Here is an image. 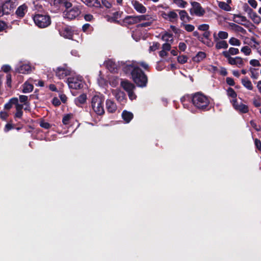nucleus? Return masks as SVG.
Masks as SVG:
<instances>
[{
  "instance_id": "f704fd0d",
  "label": "nucleus",
  "mask_w": 261,
  "mask_h": 261,
  "mask_svg": "<svg viewBox=\"0 0 261 261\" xmlns=\"http://www.w3.org/2000/svg\"><path fill=\"white\" fill-rule=\"evenodd\" d=\"M225 53H227L229 56L230 55H236L239 53V50L238 48L234 47H230L228 51H224L222 53L223 55L225 57Z\"/></svg>"
},
{
  "instance_id": "a18cd8bd",
  "label": "nucleus",
  "mask_w": 261,
  "mask_h": 261,
  "mask_svg": "<svg viewBox=\"0 0 261 261\" xmlns=\"http://www.w3.org/2000/svg\"><path fill=\"white\" fill-rule=\"evenodd\" d=\"M160 44L158 42H153V44L149 47L150 51H155L159 48Z\"/></svg>"
},
{
  "instance_id": "cd10ccee",
  "label": "nucleus",
  "mask_w": 261,
  "mask_h": 261,
  "mask_svg": "<svg viewBox=\"0 0 261 261\" xmlns=\"http://www.w3.org/2000/svg\"><path fill=\"white\" fill-rule=\"evenodd\" d=\"M214 41L216 42L215 47L217 49L221 48L226 49L228 46L227 42L225 40H218V41Z\"/></svg>"
},
{
  "instance_id": "f8f14e48",
  "label": "nucleus",
  "mask_w": 261,
  "mask_h": 261,
  "mask_svg": "<svg viewBox=\"0 0 261 261\" xmlns=\"http://www.w3.org/2000/svg\"><path fill=\"white\" fill-rule=\"evenodd\" d=\"M230 102L232 103L234 109L236 110L239 111L240 113H247L248 112L249 109L247 106L242 103L239 104L237 100L236 101L235 100H231Z\"/></svg>"
},
{
  "instance_id": "ea45409f",
  "label": "nucleus",
  "mask_w": 261,
  "mask_h": 261,
  "mask_svg": "<svg viewBox=\"0 0 261 261\" xmlns=\"http://www.w3.org/2000/svg\"><path fill=\"white\" fill-rule=\"evenodd\" d=\"M229 43L231 45L239 46L241 44L240 40L234 37H231L229 40Z\"/></svg>"
},
{
  "instance_id": "c85d7f7f",
  "label": "nucleus",
  "mask_w": 261,
  "mask_h": 261,
  "mask_svg": "<svg viewBox=\"0 0 261 261\" xmlns=\"http://www.w3.org/2000/svg\"><path fill=\"white\" fill-rule=\"evenodd\" d=\"M55 5H63L66 8L69 9L72 6V4L69 0H54Z\"/></svg>"
},
{
  "instance_id": "6e6d98bb",
  "label": "nucleus",
  "mask_w": 261,
  "mask_h": 261,
  "mask_svg": "<svg viewBox=\"0 0 261 261\" xmlns=\"http://www.w3.org/2000/svg\"><path fill=\"white\" fill-rule=\"evenodd\" d=\"M101 3L102 5L107 8H110L112 6L110 2H109L107 0H102Z\"/></svg>"
},
{
  "instance_id": "f03ea898",
  "label": "nucleus",
  "mask_w": 261,
  "mask_h": 261,
  "mask_svg": "<svg viewBox=\"0 0 261 261\" xmlns=\"http://www.w3.org/2000/svg\"><path fill=\"white\" fill-rule=\"evenodd\" d=\"M185 108L190 110L188 102L192 101L193 105L200 110H208L209 109L210 100L205 95L201 93H196L193 95H186L181 98Z\"/></svg>"
},
{
  "instance_id": "39448f33",
  "label": "nucleus",
  "mask_w": 261,
  "mask_h": 261,
  "mask_svg": "<svg viewBox=\"0 0 261 261\" xmlns=\"http://www.w3.org/2000/svg\"><path fill=\"white\" fill-rule=\"evenodd\" d=\"M66 83L70 89L75 90L83 88L85 84L83 78L79 75H75L68 77Z\"/></svg>"
},
{
  "instance_id": "6ab92c4d",
  "label": "nucleus",
  "mask_w": 261,
  "mask_h": 261,
  "mask_svg": "<svg viewBox=\"0 0 261 261\" xmlns=\"http://www.w3.org/2000/svg\"><path fill=\"white\" fill-rule=\"evenodd\" d=\"M28 7L25 4H23L17 9L15 14L18 17L22 18L27 12Z\"/></svg>"
},
{
  "instance_id": "b1692460",
  "label": "nucleus",
  "mask_w": 261,
  "mask_h": 261,
  "mask_svg": "<svg viewBox=\"0 0 261 261\" xmlns=\"http://www.w3.org/2000/svg\"><path fill=\"white\" fill-rule=\"evenodd\" d=\"M85 4L89 7L99 8L101 4L98 0H81Z\"/></svg>"
},
{
  "instance_id": "e2e57ef3",
  "label": "nucleus",
  "mask_w": 261,
  "mask_h": 261,
  "mask_svg": "<svg viewBox=\"0 0 261 261\" xmlns=\"http://www.w3.org/2000/svg\"><path fill=\"white\" fill-rule=\"evenodd\" d=\"M152 20H153L151 19V21H148V22L142 23L139 24V26L141 27H149V26L151 25V24L152 23Z\"/></svg>"
},
{
  "instance_id": "f257e3e1",
  "label": "nucleus",
  "mask_w": 261,
  "mask_h": 261,
  "mask_svg": "<svg viewBox=\"0 0 261 261\" xmlns=\"http://www.w3.org/2000/svg\"><path fill=\"white\" fill-rule=\"evenodd\" d=\"M123 71L126 74H130L134 82L137 86L145 87L147 85L148 79L144 72L136 65L134 62H121Z\"/></svg>"
},
{
  "instance_id": "3c124183",
  "label": "nucleus",
  "mask_w": 261,
  "mask_h": 261,
  "mask_svg": "<svg viewBox=\"0 0 261 261\" xmlns=\"http://www.w3.org/2000/svg\"><path fill=\"white\" fill-rule=\"evenodd\" d=\"M71 118V116L70 115H66L62 119V122L64 124H68L69 122V120Z\"/></svg>"
},
{
  "instance_id": "864d4df0",
  "label": "nucleus",
  "mask_w": 261,
  "mask_h": 261,
  "mask_svg": "<svg viewBox=\"0 0 261 261\" xmlns=\"http://www.w3.org/2000/svg\"><path fill=\"white\" fill-rule=\"evenodd\" d=\"M162 49L165 51H169L171 49L170 43H165L162 45Z\"/></svg>"
},
{
  "instance_id": "de8ad7c7",
  "label": "nucleus",
  "mask_w": 261,
  "mask_h": 261,
  "mask_svg": "<svg viewBox=\"0 0 261 261\" xmlns=\"http://www.w3.org/2000/svg\"><path fill=\"white\" fill-rule=\"evenodd\" d=\"M198 29L199 30L205 32L209 29V25L207 24H202L199 25Z\"/></svg>"
},
{
  "instance_id": "8fccbe9b",
  "label": "nucleus",
  "mask_w": 261,
  "mask_h": 261,
  "mask_svg": "<svg viewBox=\"0 0 261 261\" xmlns=\"http://www.w3.org/2000/svg\"><path fill=\"white\" fill-rule=\"evenodd\" d=\"M255 69L251 68L250 71L251 72V77L253 79H257L258 77V73L255 72Z\"/></svg>"
},
{
  "instance_id": "2eb2a0df",
  "label": "nucleus",
  "mask_w": 261,
  "mask_h": 261,
  "mask_svg": "<svg viewBox=\"0 0 261 261\" xmlns=\"http://www.w3.org/2000/svg\"><path fill=\"white\" fill-rule=\"evenodd\" d=\"M16 71L22 74H28L32 71V67L28 64H23L16 68Z\"/></svg>"
},
{
  "instance_id": "4be33fe9",
  "label": "nucleus",
  "mask_w": 261,
  "mask_h": 261,
  "mask_svg": "<svg viewBox=\"0 0 261 261\" xmlns=\"http://www.w3.org/2000/svg\"><path fill=\"white\" fill-rule=\"evenodd\" d=\"M104 64L106 67L110 72H115L116 71V64L112 60H109L105 61Z\"/></svg>"
},
{
  "instance_id": "c9c22d12",
  "label": "nucleus",
  "mask_w": 261,
  "mask_h": 261,
  "mask_svg": "<svg viewBox=\"0 0 261 261\" xmlns=\"http://www.w3.org/2000/svg\"><path fill=\"white\" fill-rule=\"evenodd\" d=\"M227 94L229 97H231L232 99V100H235L236 101L237 100V93L234 91V90L231 88H229L227 90Z\"/></svg>"
},
{
  "instance_id": "680f3d73",
  "label": "nucleus",
  "mask_w": 261,
  "mask_h": 261,
  "mask_svg": "<svg viewBox=\"0 0 261 261\" xmlns=\"http://www.w3.org/2000/svg\"><path fill=\"white\" fill-rule=\"evenodd\" d=\"M253 103L255 107H259L261 106V103L258 99L254 98L253 100Z\"/></svg>"
},
{
  "instance_id": "0eeeda50",
  "label": "nucleus",
  "mask_w": 261,
  "mask_h": 261,
  "mask_svg": "<svg viewBox=\"0 0 261 261\" xmlns=\"http://www.w3.org/2000/svg\"><path fill=\"white\" fill-rule=\"evenodd\" d=\"M71 69L67 65L58 67L56 70V75L59 79H63L71 73Z\"/></svg>"
},
{
  "instance_id": "5fc2aeb1",
  "label": "nucleus",
  "mask_w": 261,
  "mask_h": 261,
  "mask_svg": "<svg viewBox=\"0 0 261 261\" xmlns=\"http://www.w3.org/2000/svg\"><path fill=\"white\" fill-rule=\"evenodd\" d=\"M226 83L230 86H234V82L232 78L228 77L226 79Z\"/></svg>"
},
{
  "instance_id": "79ce46f5",
  "label": "nucleus",
  "mask_w": 261,
  "mask_h": 261,
  "mask_svg": "<svg viewBox=\"0 0 261 261\" xmlns=\"http://www.w3.org/2000/svg\"><path fill=\"white\" fill-rule=\"evenodd\" d=\"M241 51L242 53H243L246 56L249 55L251 54V49L248 46H243L241 48Z\"/></svg>"
},
{
  "instance_id": "6e6552de",
  "label": "nucleus",
  "mask_w": 261,
  "mask_h": 261,
  "mask_svg": "<svg viewBox=\"0 0 261 261\" xmlns=\"http://www.w3.org/2000/svg\"><path fill=\"white\" fill-rule=\"evenodd\" d=\"M225 57L227 58L228 62L231 65H236L239 68L243 66L244 63L242 58L240 57H236L234 58L231 57L230 56L227 55V53H225Z\"/></svg>"
},
{
  "instance_id": "603ef678",
  "label": "nucleus",
  "mask_w": 261,
  "mask_h": 261,
  "mask_svg": "<svg viewBox=\"0 0 261 261\" xmlns=\"http://www.w3.org/2000/svg\"><path fill=\"white\" fill-rule=\"evenodd\" d=\"M250 64L253 66H260V64L258 60L252 59L250 61Z\"/></svg>"
},
{
  "instance_id": "aec40b11",
  "label": "nucleus",
  "mask_w": 261,
  "mask_h": 261,
  "mask_svg": "<svg viewBox=\"0 0 261 261\" xmlns=\"http://www.w3.org/2000/svg\"><path fill=\"white\" fill-rule=\"evenodd\" d=\"M228 34L225 31H219L218 34L216 33L213 34V38L214 41H218V40H224L228 38Z\"/></svg>"
},
{
  "instance_id": "1a4fd4ad",
  "label": "nucleus",
  "mask_w": 261,
  "mask_h": 261,
  "mask_svg": "<svg viewBox=\"0 0 261 261\" xmlns=\"http://www.w3.org/2000/svg\"><path fill=\"white\" fill-rule=\"evenodd\" d=\"M191 5L192 8L190 10L191 14H194L198 16H201L203 15L205 11L202 8L199 3L197 2H192Z\"/></svg>"
},
{
  "instance_id": "423d86ee",
  "label": "nucleus",
  "mask_w": 261,
  "mask_h": 261,
  "mask_svg": "<svg viewBox=\"0 0 261 261\" xmlns=\"http://www.w3.org/2000/svg\"><path fill=\"white\" fill-rule=\"evenodd\" d=\"M63 12V17L68 19H73L78 16L81 13L79 8L77 7H74L69 10L67 9Z\"/></svg>"
},
{
  "instance_id": "a878e982",
  "label": "nucleus",
  "mask_w": 261,
  "mask_h": 261,
  "mask_svg": "<svg viewBox=\"0 0 261 261\" xmlns=\"http://www.w3.org/2000/svg\"><path fill=\"white\" fill-rule=\"evenodd\" d=\"M122 117L125 123H129L133 118L132 113L124 110L122 113Z\"/></svg>"
},
{
  "instance_id": "9b49d317",
  "label": "nucleus",
  "mask_w": 261,
  "mask_h": 261,
  "mask_svg": "<svg viewBox=\"0 0 261 261\" xmlns=\"http://www.w3.org/2000/svg\"><path fill=\"white\" fill-rule=\"evenodd\" d=\"M245 8V10L247 12L249 17L255 23L258 24L261 22V18L256 13L254 12L252 9L249 8L247 5Z\"/></svg>"
},
{
  "instance_id": "13d9d810",
  "label": "nucleus",
  "mask_w": 261,
  "mask_h": 261,
  "mask_svg": "<svg viewBox=\"0 0 261 261\" xmlns=\"http://www.w3.org/2000/svg\"><path fill=\"white\" fill-rule=\"evenodd\" d=\"M206 69L209 71L214 72L217 70V68L213 65H208Z\"/></svg>"
},
{
  "instance_id": "c756f323",
  "label": "nucleus",
  "mask_w": 261,
  "mask_h": 261,
  "mask_svg": "<svg viewBox=\"0 0 261 261\" xmlns=\"http://www.w3.org/2000/svg\"><path fill=\"white\" fill-rule=\"evenodd\" d=\"M178 12L180 19L185 22L189 21L190 17L185 10H177Z\"/></svg>"
},
{
  "instance_id": "bb28decb",
  "label": "nucleus",
  "mask_w": 261,
  "mask_h": 261,
  "mask_svg": "<svg viewBox=\"0 0 261 261\" xmlns=\"http://www.w3.org/2000/svg\"><path fill=\"white\" fill-rule=\"evenodd\" d=\"M233 20L236 23L244 25V24L242 22L246 21L247 18L246 17L240 14H234L233 16Z\"/></svg>"
},
{
  "instance_id": "dca6fc26",
  "label": "nucleus",
  "mask_w": 261,
  "mask_h": 261,
  "mask_svg": "<svg viewBox=\"0 0 261 261\" xmlns=\"http://www.w3.org/2000/svg\"><path fill=\"white\" fill-rule=\"evenodd\" d=\"M107 111L110 113H113L117 110L116 103L111 99H107L106 102Z\"/></svg>"
},
{
  "instance_id": "2f4dec72",
  "label": "nucleus",
  "mask_w": 261,
  "mask_h": 261,
  "mask_svg": "<svg viewBox=\"0 0 261 261\" xmlns=\"http://www.w3.org/2000/svg\"><path fill=\"white\" fill-rule=\"evenodd\" d=\"M242 85L248 90H252L253 89L252 84L247 77L242 79L241 80Z\"/></svg>"
},
{
  "instance_id": "4c0bfd02",
  "label": "nucleus",
  "mask_w": 261,
  "mask_h": 261,
  "mask_svg": "<svg viewBox=\"0 0 261 261\" xmlns=\"http://www.w3.org/2000/svg\"><path fill=\"white\" fill-rule=\"evenodd\" d=\"M230 25L236 31L242 33V34H245L246 33V31L242 27L236 24L235 23H232L230 24Z\"/></svg>"
},
{
  "instance_id": "bf43d9fd",
  "label": "nucleus",
  "mask_w": 261,
  "mask_h": 261,
  "mask_svg": "<svg viewBox=\"0 0 261 261\" xmlns=\"http://www.w3.org/2000/svg\"><path fill=\"white\" fill-rule=\"evenodd\" d=\"M248 3L253 8H256L257 6V2L255 0H249Z\"/></svg>"
},
{
  "instance_id": "338daca9",
  "label": "nucleus",
  "mask_w": 261,
  "mask_h": 261,
  "mask_svg": "<svg viewBox=\"0 0 261 261\" xmlns=\"http://www.w3.org/2000/svg\"><path fill=\"white\" fill-rule=\"evenodd\" d=\"M53 103L55 106H58L60 105L61 102L58 98H54L53 100Z\"/></svg>"
},
{
  "instance_id": "e433bc0d",
  "label": "nucleus",
  "mask_w": 261,
  "mask_h": 261,
  "mask_svg": "<svg viewBox=\"0 0 261 261\" xmlns=\"http://www.w3.org/2000/svg\"><path fill=\"white\" fill-rule=\"evenodd\" d=\"M219 7L222 10L226 11H230L231 10L230 6L224 2H220L218 4Z\"/></svg>"
},
{
  "instance_id": "7ed1b4c3",
  "label": "nucleus",
  "mask_w": 261,
  "mask_h": 261,
  "mask_svg": "<svg viewBox=\"0 0 261 261\" xmlns=\"http://www.w3.org/2000/svg\"><path fill=\"white\" fill-rule=\"evenodd\" d=\"M103 102L104 98L102 95H95L91 98L92 109L98 115H101L105 113Z\"/></svg>"
},
{
  "instance_id": "c03bdc74",
  "label": "nucleus",
  "mask_w": 261,
  "mask_h": 261,
  "mask_svg": "<svg viewBox=\"0 0 261 261\" xmlns=\"http://www.w3.org/2000/svg\"><path fill=\"white\" fill-rule=\"evenodd\" d=\"M185 29L188 32H191L195 29L193 25L190 24H183Z\"/></svg>"
},
{
  "instance_id": "09e8293b",
  "label": "nucleus",
  "mask_w": 261,
  "mask_h": 261,
  "mask_svg": "<svg viewBox=\"0 0 261 261\" xmlns=\"http://www.w3.org/2000/svg\"><path fill=\"white\" fill-rule=\"evenodd\" d=\"M28 97L26 95H21L19 96V100L21 102H23L24 104L27 105L28 104Z\"/></svg>"
},
{
  "instance_id": "69168bd1",
  "label": "nucleus",
  "mask_w": 261,
  "mask_h": 261,
  "mask_svg": "<svg viewBox=\"0 0 261 261\" xmlns=\"http://www.w3.org/2000/svg\"><path fill=\"white\" fill-rule=\"evenodd\" d=\"M6 77H7V85L9 87H11V76L10 74H7Z\"/></svg>"
},
{
  "instance_id": "49530a36",
  "label": "nucleus",
  "mask_w": 261,
  "mask_h": 261,
  "mask_svg": "<svg viewBox=\"0 0 261 261\" xmlns=\"http://www.w3.org/2000/svg\"><path fill=\"white\" fill-rule=\"evenodd\" d=\"M40 125L41 127L45 129H48L50 127V124L49 123L43 120L40 121Z\"/></svg>"
},
{
  "instance_id": "20e7f679",
  "label": "nucleus",
  "mask_w": 261,
  "mask_h": 261,
  "mask_svg": "<svg viewBox=\"0 0 261 261\" xmlns=\"http://www.w3.org/2000/svg\"><path fill=\"white\" fill-rule=\"evenodd\" d=\"M33 20L35 24L40 28H46L51 23L50 16L46 14H36L33 16Z\"/></svg>"
},
{
  "instance_id": "774afa93",
  "label": "nucleus",
  "mask_w": 261,
  "mask_h": 261,
  "mask_svg": "<svg viewBox=\"0 0 261 261\" xmlns=\"http://www.w3.org/2000/svg\"><path fill=\"white\" fill-rule=\"evenodd\" d=\"M8 117V114L5 112H0V117L3 119L5 120Z\"/></svg>"
},
{
  "instance_id": "ddd939ff",
  "label": "nucleus",
  "mask_w": 261,
  "mask_h": 261,
  "mask_svg": "<svg viewBox=\"0 0 261 261\" xmlns=\"http://www.w3.org/2000/svg\"><path fill=\"white\" fill-rule=\"evenodd\" d=\"M35 82H36V80L32 78H30L27 81L22 85V92L28 93L32 92L34 88L33 84Z\"/></svg>"
},
{
  "instance_id": "393cba45",
  "label": "nucleus",
  "mask_w": 261,
  "mask_h": 261,
  "mask_svg": "<svg viewBox=\"0 0 261 261\" xmlns=\"http://www.w3.org/2000/svg\"><path fill=\"white\" fill-rule=\"evenodd\" d=\"M206 57V54L203 51H199L195 56L192 58L194 62L199 63L203 60Z\"/></svg>"
},
{
  "instance_id": "9d476101",
  "label": "nucleus",
  "mask_w": 261,
  "mask_h": 261,
  "mask_svg": "<svg viewBox=\"0 0 261 261\" xmlns=\"http://www.w3.org/2000/svg\"><path fill=\"white\" fill-rule=\"evenodd\" d=\"M162 17L171 22H175L178 20V15L175 11H170L168 12H163L161 13Z\"/></svg>"
},
{
  "instance_id": "37998d69",
  "label": "nucleus",
  "mask_w": 261,
  "mask_h": 261,
  "mask_svg": "<svg viewBox=\"0 0 261 261\" xmlns=\"http://www.w3.org/2000/svg\"><path fill=\"white\" fill-rule=\"evenodd\" d=\"M188 58L185 55L179 56L177 58L178 62L180 64H184L187 62Z\"/></svg>"
},
{
  "instance_id": "7c9ffc66",
  "label": "nucleus",
  "mask_w": 261,
  "mask_h": 261,
  "mask_svg": "<svg viewBox=\"0 0 261 261\" xmlns=\"http://www.w3.org/2000/svg\"><path fill=\"white\" fill-rule=\"evenodd\" d=\"M162 39L166 43H172L173 41V35L169 33H165L162 35Z\"/></svg>"
},
{
  "instance_id": "5701e85b",
  "label": "nucleus",
  "mask_w": 261,
  "mask_h": 261,
  "mask_svg": "<svg viewBox=\"0 0 261 261\" xmlns=\"http://www.w3.org/2000/svg\"><path fill=\"white\" fill-rule=\"evenodd\" d=\"M60 34L61 36L65 38L72 39L73 33L71 30L68 28H65L62 31H60Z\"/></svg>"
},
{
  "instance_id": "473e14b6",
  "label": "nucleus",
  "mask_w": 261,
  "mask_h": 261,
  "mask_svg": "<svg viewBox=\"0 0 261 261\" xmlns=\"http://www.w3.org/2000/svg\"><path fill=\"white\" fill-rule=\"evenodd\" d=\"M137 20V16H127L124 18V21L125 23L132 24L138 23Z\"/></svg>"
},
{
  "instance_id": "4d7b16f0",
  "label": "nucleus",
  "mask_w": 261,
  "mask_h": 261,
  "mask_svg": "<svg viewBox=\"0 0 261 261\" xmlns=\"http://www.w3.org/2000/svg\"><path fill=\"white\" fill-rule=\"evenodd\" d=\"M178 47L181 51H184L187 48V45L184 42H179Z\"/></svg>"
},
{
  "instance_id": "4468645a",
  "label": "nucleus",
  "mask_w": 261,
  "mask_h": 261,
  "mask_svg": "<svg viewBox=\"0 0 261 261\" xmlns=\"http://www.w3.org/2000/svg\"><path fill=\"white\" fill-rule=\"evenodd\" d=\"M131 4L134 9L140 13H145L146 12V8L141 3L136 0H132Z\"/></svg>"
},
{
  "instance_id": "052dcab7",
  "label": "nucleus",
  "mask_w": 261,
  "mask_h": 261,
  "mask_svg": "<svg viewBox=\"0 0 261 261\" xmlns=\"http://www.w3.org/2000/svg\"><path fill=\"white\" fill-rule=\"evenodd\" d=\"M127 93H128V97L130 99L133 100L136 98V96L134 92V90L128 92H127Z\"/></svg>"
},
{
  "instance_id": "58836bf2",
  "label": "nucleus",
  "mask_w": 261,
  "mask_h": 261,
  "mask_svg": "<svg viewBox=\"0 0 261 261\" xmlns=\"http://www.w3.org/2000/svg\"><path fill=\"white\" fill-rule=\"evenodd\" d=\"M174 4L176 5L179 8H185L188 3L183 0H173Z\"/></svg>"
},
{
  "instance_id": "a19ab883",
  "label": "nucleus",
  "mask_w": 261,
  "mask_h": 261,
  "mask_svg": "<svg viewBox=\"0 0 261 261\" xmlns=\"http://www.w3.org/2000/svg\"><path fill=\"white\" fill-rule=\"evenodd\" d=\"M138 22H141L143 20L149 21L152 19V18L148 15H142L137 16Z\"/></svg>"
},
{
  "instance_id": "a211bd4d",
  "label": "nucleus",
  "mask_w": 261,
  "mask_h": 261,
  "mask_svg": "<svg viewBox=\"0 0 261 261\" xmlns=\"http://www.w3.org/2000/svg\"><path fill=\"white\" fill-rule=\"evenodd\" d=\"M113 95H114L117 101L123 102L125 100V93L118 89L113 90L112 91Z\"/></svg>"
},
{
  "instance_id": "0e129e2a",
  "label": "nucleus",
  "mask_w": 261,
  "mask_h": 261,
  "mask_svg": "<svg viewBox=\"0 0 261 261\" xmlns=\"http://www.w3.org/2000/svg\"><path fill=\"white\" fill-rule=\"evenodd\" d=\"M255 144L256 148L258 150H261V142L260 141V140H259L257 139H256L255 140Z\"/></svg>"
},
{
  "instance_id": "412c9836",
  "label": "nucleus",
  "mask_w": 261,
  "mask_h": 261,
  "mask_svg": "<svg viewBox=\"0 0 261 261\" xmlns=\"http://www.w3.org/2000/svg\"><path fill=\"white\" fill-rule=\"evenodd\" d=\"M87 100V95L85 94H82L74 99V103L77 107H82Z\"/></svg>"
},
{
  "instance_id": "f3484780",
  "label": "nucleus",
  "mask_w": 261,
  "mask_h": 261,
  "mask_svg": "<svg viewBox=\"0 0 261 261\" xmlns=\"http://www.w3.org/2000/svg\"><path fill=\"white\" fill-rule=\"evenodd\" d=\"M121 86L127 92L134 90L135 89V85L127 80L122 81L121 82Z\"/></svg>"
},
{
  "instance_id": "72a5a7b5",
  "label": "nucleus",
  "mask_w": 261,
  "mask_h": 261,
  "mask_svg": "<svg viewBox=\"0 0 261 261\" xmlns=\"http://www.w3.org/2000/svg\"><path fill=\"white\" fill-rule=\"evenodd\" d=\"M18 99L16 97H13L10 99L8 102L5 105V108L7 110L10 109L12 106L18 102Z\"/></svg>"
}]
</instances>
